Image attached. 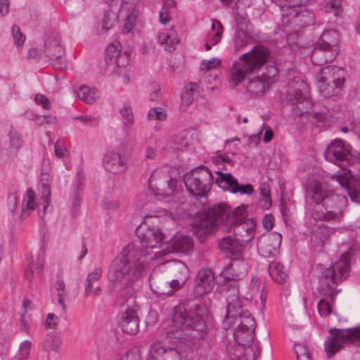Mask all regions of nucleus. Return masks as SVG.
I'll use <instances>...</instances> for the list:
<instances>
[{"mask_svg": "<svg viewBox=\"0 0 360 360\" xmlns=\"http://www.w3.org/2000/svg\"><path fill=\"white\" fill-rule=\"evenodd\" d=\"M239 240L231 236L221 238L219 243L221 251L232 259L239 260L243 255V247Z\"/></svg>", "mask_w": 360, "mask_h": 360, "instance_id": "obj_22", "label": "nucleus"}, {"mask_svg": "<svg viewBox=\"0 0 360 360\" xmlns=\"http://www.w3.org/2000/svg\"><path fill=\"white\" fill-rule=\"evenodd\" d=\"M120 114L122 117L123 124L127 127L132 126L134 124V115L131 108L124 106L120 110Z\"/></svg>", "mask_w": 360, "mask_h": 360, "instance_id": "obj_49", "label": "nucleus"}, {"mask_svg": "<svg viewBox=\"0 0 360 360\" xmlns=\"http://www.w3.org/2000/svg\"><path fill=\"white\" fill-rule=\"evenodd\" d=\"M340 38L339 33L335 30H330L324 31L321 37L317 41L316 44L319 46H323L327 49H335V53H338V44Z\"/></svg>", "mask_w": 360, "mask_h": 360, "instance_id": "obj_31", "label": "nucleus"}, {"mask_svg": "<svg viewBox=\"0 0 360 360\" xmlns=\"http://www.w3.org/2000/svg\"><path fill=\"white\" fill-rule=\"evenodd\" d=\"M22 209L20 217L22 219L30 214V210H33L36 207L35 192L29 188L22 201Z\"/></svg>", "mask_w": 360, "mask_h": 360, "instance_id": "obj_39", "label": "nucleus"}, {"mask_svg": "<svg viewBox=\"0 0 360 360\" xmlns=\"http://www.w3.org/2000/svg\"><path fill=\"white\" fill-rule=\"evenodd\" d=\"M59 323V318L53 314H49L45 321L46 328H56Z\"/></svg>", "mask_w": 360, "mask_h": 360, "instance_id": "obj_59", "label": "nucleus"}, {"mask_svg": "<svg viewBox=\"0 0 360 360\" xmlns=\"http://www.w3.org/2000/svg\"><path fill=\"white\" fill-rule=\"evenodd\" d=\"M51 179L49 174L47 172H44V174H41V198L44 201V205L43 206V216L46 212L49 206L50 205V196H51V188H50ZM39 215L41 214L39 213ZM43 216H40L42 217Z\"/></svg>", "mask_w": 360, "mask_h": 360, "instance_id": "obj_33", "label": "nucleus"}, {"mask_svg": "<svg viewBox=\"0 0 360 360\" xmlns=\"http://www.w3.org/2000/svg\"><path fill=\"white\" fill-rule=\"evenodd\" d=\"M44 53L51 60L60 59L65 53L60 38L56 33H52L47 37L44 43Z\"/></svg>", "mask_w": 360, "mask_h": 360, "instance_id": "obj_25", "label": "nucleus"}, {"mask_svg": "<svg viewBox=\"0 0 360 360\" xmlns=\"http://www.w3.org/2000/svg\"><path fill=\"white\" fill-rule=\"evenodd\" d=\"M150 285L153 291L159 296L170 295L176 290L169 277L166 280L155 272L150 276Z\"/></svg>", "mask_w": 360, "mask_h": 360, "instance_id": "obj_24", "label": "nucleus"}, {"mask_svg": "<svg viewBox=\"0 0 360 360\" xmlns=\"http://www.w3.org/2000/svg\"><path fill=\"white\" fill-rule=\"evenodd\" d=\"M360 342V326L347 329H330L325 342V352L328 359L341 350L345 344Z\"/></svg>", "mask_w": 360, "mask_h": 360, "instance_id": "obj_9", "label": "nucleus"}, {"mask_svg": "<svg viewBox=\"0 0 360 360\" xmlns=\"http://www.w3.org/2000/svg\"><path fill=\"white\" fill-rule=\"evenodd\" d=\"M226 313L221 323L226 330L233 329L236 344L229 346L228 354L232 360H240L245 347H249L255 338V321L248 310L243 309L238 288L229 286L226 297Z\"/></svg>", "mask_w": 360, "mask_h": 360, "instance_id": "obj_3", "label": "nucleus"}, {"mask_svg": "<svg viewBox=\"0 0 360 360\" xmlns=\"http://www.w3.org/2000/svg\"><path fill=\"white\" fill-rule=\"evenodd\" d=\"M274 218L272 214H265L262 219V225L265 229L270 231L274 226Z\"/></svg>", "mask_w": 360, "mask_h": 360, "instance_id": "obj_61", "label": "nucleus"}, {"mask_svg": "<svg viewBox=\"0 0 360 360\" xmlns=\"http://www.w3.org/2000/svg\"><path fill=\"white\" fill-rule=\"evenodd\" d=\"M148 186L155 195L169 196L176 187V181L167 173L155 171L148 180Z\"/></svg>", "mask_w": 360, "mask_h": 360, "instance_id": "obj_11", "label": "nucleus"}, {"mask_svg": "<svg viewBox=\"0 0 360 360\" xmlns=\"http://www.w3.org/2000/svg\"><path fill=\"white\" fill-rule=\"evenodd\" d=\"M34 101L37 105H41L44 109L49 110L51 108L49 98L44 94H37L35 96Z\"/></svg>", "mask_w": 360, "mask_h": 360, "instance_id": "obj_57", "label": "nucleus"}, {"mask_svg": "<svg viewBox=\"0 0 360 360\" xmlns=\"http://www.w3.org/2000/svg\"><path fill=\"white\" fill-rule=\"evenodd\" d=\"M308 195L317 207L311 210V217L316 221H337L343 215L347 204L344 195L328 190L320 181H314L308 187Z\"/></svg>", "mask_w": 360, "mask_h": 360, "instance_id": "obj_5", "label": "nucleus"}, {"mask_svg": "<svg viewBox=\"0 0 360 360\" xmlns=\"http://www.w3.org/2000/svg\"><path fill=\"white\" fill-rule=\"evenodd\" d=\"M124 202L122 195L106 198L103 202L104 207L108 210H115Z\"/></svg>", "mask_w": 360, "mask_h": 360, "instance_id": "obj_44", "label": "nucleus"}, {"mask_svg": "<svg viewBox=\"0 0 360 360\" xmlns=\"http://www.w3.org/2000/svg\"><path fill=\"white\" fill-rule=\"evenodd\" d=\"M354 250L349 248L347 252L341 255L340 259L328 268L323 269L319 277L318 290L321 295L329 297L331 302L335 300V295L340 290H338V284L345 280L349 275L350 262Z\"/></svg>", "mask_w": 360, "mask_h": 360, "instance_id": "obj_6", "label": "nucleus"}, {"mask_svg": "<svg viewBox=\"0 0 360 360\" xmlns=\"http://www.w3.org/2000/svg\"><path fill=\"white\" fill-rule=\"evenodd\" d=\"M282 241V236L276 232L270 233L268 236L260 240L258 248L264 257H270L279 248Z\"/></svg>", "mask_w": 360, "mask_h": 360, "instance_id": "obj_23", "label": "nucleus"}, {"mask_svg": "<svg viewBox=\"0 0 360 360\" xmlns=\"http://www.w3.org/2000/svg\"><path fill=\"white\" fill-rule=\"evenodd\" d=\"M308 93V86L302 81L297 84V86H292V88L288 91L287 98L292 105V111L295 115L302 116L309 113L311 102Z\"/></svg>", "mask_w": 360, "mask_h": 360, "instance_id": "obj_10", "label": "nucleus"}, {"mask_svg": "<svg viewBox=\"0 0 360 360\" xmlns=\"http://www.w3.org/2000/svg\"><path fill=\"white\" fill-rule=\"evenodd\" d=\"M205 311L202 304L195 301H184L176 307L172 323L176 328V337L191 342L203 338L206 323L202 316Z\"/></svg>", "mask_w": 360, "mask_h": 360, "instance_id": "obj_4", "label": "nucleus"}, {"mask_svg": "<svg viewBox=\"0 0 360 360\" xmlns=\"http://www.w3.org/2000/svg\"><path fill=\"white\" fill-rule=\"evenodd\" d=\"M217 227L222 231H232L236 240L246 245L255 236L256 222L254 219L248 218L246 206L230 211L223 205H214L200 212L193 222V233L202 243Z\"/></svg>", "mask_w": 360, "mask_h": 360, "instance_id": "obj_1", "label": "nucleus"}, {"mask_svg": "<svg viewBox=\"0 0 360 360\" xmlns=\"http://www.w3.org/2000/svg\"><path fill=\"white\" fill-rule=\"evenodd\" d=\"M127 18L124 21L122 31L124 34L129 33L135 25L136 21L137 12L135 10L126 11Z\"/></svg>", "mask_w": 360, "mask_h": 360, "instance_id": "obj_42", "label": "nucleus"}, {"mask_svg": "<svg viewBox=\"0 0 360 360\" xmlns=\"http://www.w3.org/2000/svg\"><path fill=\"white\" fill-rule=\"evenodd\" d=\"M117 21V16L114 11L111 10L106 11L103 16V29L105 30L106 31L109 30L112 27H114Z\"/></svg>", "mask_w": 360, "mask_h": 360, "instance_id": "obj_45", "label": "nucleus"}, {"mask_svg": "<svg viewBox=\"0 0 360 360\" xmlns=\"http://www.w3.org/2000/svg\"><path fill=\"white\" fill-rule=\"evenodd\" d=\"M23 139L21 134L15 130H11L8 134V147L6 154V160L8 162L14 161L18 155L19 150L23 144Z\"/></svg>", "mask_w": 360, "mask_h": 360, "instance_id": "obj_29", "label": "nucleus"}, {"mask_svg": "<svg viewBox=\"0 0 360 360\" xmlns=\"http://www.w3.org/2000/svg\"><path fill=\"white\" fill-rule=\"evenodd\" d=\"M346 74V70L342 68L328 65L321 68L316 77L318 80L335 83L338 86H344Z\"/></svg>", "mask_w": 360, "mask_h": 360, "instance_id": "obj_19", "label": "nucleus"}, {"mask_svg": "<svg viewBox=\"0 0 360 360\" xmlns=\"http://www.w3.org/2000/svg\"><path fill=\"white\" fill-rule=\"evenodd\" d=\"M273 3L278 5L283 12L282 15L290 17L292 20L295 18H300L304 15V11H298L297 7H301L307 4L309 0H271Z\"/></svg>", "mask_w": 360, "mask_h": 360, "instance_id": "obj_21", "label": "nucleus"}, {"mask_svg": "<svg viewBox=\"0 0 360 360\" xmlns=\"http://www.w3.org/2000/svg\"><path fill=\"white\" fill-rule=\"evenodd\" d=\"M148 117L150 120L162 121L167 117V112L162 108H153L149 110Z\"/></svg>", "mask_w": 360, "mask_h": 360, "instance_id": "obj_48", "label": "nucleus"}, {"mask_svg": "<svg viewBox=\"0 0 360 360\" xmlns=\"http://www.w3.org/2000/svg\"><path fill=\"white\" fill-rule=\"evenodd\" d=\"M158 156L157 150L152 147L148 146L146 149L145 158L148 160H155Z\"/></svg>", "mask_w": 360, "mask_h": 360, "instance_id": "obj_63", "label": "nucleus"}, {"mask_svg": "<svg viewBox=\"0 0 360 360\" xmlns=\"http://www.w3.org/2000/svg\"><path fill=\"white\" fill-rule=\"evenodd\" d=\"M249 37L243 30L237 31L236 33V46H244L248 43Z\"/></svg>", "mask_w": 360, "mask_h": 360, "instance_id": "obj_56", "label": "nucleus"}, {"mask_svg": "<svg viewBox=\"0 0 360 360\" xmlns=\"http://www.w3.org/2000/svg\"><path fill=\"white\" fill-rule=\"evenodd\" d=\"M169 280L172 281L174 289H180L188 278V269L180 261H174L167 266Z\"/></svg>", "mask_w": 360, "mask_h": 360, "instance_id": "obj_16", "label": "nucleus"}, {"mask_svg": "<svg viewBox=\"0 0 360 360\" xmlns=\"http://www.w3.org/2000/svg\"><path fill=\"white\" fill-rule=\"evenodd\" d=\"M216 174L217 176L215 184L225 191H229L232 193H239L241 195H251L254 191V188L251 184H239L230 173L217 171Z\"/></svg>", "mask_w": 360, "mask_h": 360, "instance_id": "obj_13", "label": "nucleus"}, {"mask_svg": "<svg viewBox=\"0 0 360 360\" xmlns=\"http://www.w3.org/2000/svg\"><path fill=\"white\" fill-rule=\"evenodd\" d=\"M237 264L234 262H231L226 265L222 271L223 276L226 280H238L243 276V272H236L234 267Z\"/></svg>", "mask_w": 360, "mask_h": 360, "instance_id": "obj_43", "label": "nucleus"}, {"mask_svg": "<svg viewBox=\"0 0 360 360\" xmlns=\"http://www.w3.org/2000/svg\"><path fill=\"white\" fill-rule=\"evenodd\" d=\"M45 264L44 255H39L37 260L29 264L25 269V277L27 280L31 281L33 278L34 271H36L37 274L41 276L44 266Z\"/></svg>", "mask_w": 360, "mask_h": 360, "instance_id": "obj_38", "label": "nucleus"}, {"mask_svg": "<svg viewBox=\"0 0 360 360\" xmlns=\"http://www.w3.org/2000/svg\"><path fill=\"white\" fill-rule=\"evenodd\" d=\"M167 352L174 354L179 359V356L176 350L171 348L166 349L160 342H155L150 347L147 360H159Z\"/></svg>", "mask_w": 360, "mask_h": 360, "instance_id": "obj_34", "label": "nucleus"}, {"mask_svg": "<svg viewBox=\"0 0 360 360\" xmlns=\"http://www.w3.org/2000/svg\"><path fill=\"white\" fill-rule=\"evenodd\" d=\"M260 193L262 196V200L264 202L262 207L264 208H269L271 206V200L270 195V190L268 186L264 185L260 188Z\"/></svg>", "mask_w": 360, "mask_h": 360, "instance_id": "obj_53", "label": "nucleus"}, {"mask_svg": "<svg viewBox=\"0 0 360 360\" xmlns=\"http://www.w3.org/2000/svg\"><path fill=\"white\" fill-rule=\"evenodd\" d=\"M60 343V340L58 336L54 335H49L46 337L43 342V349L47 353L51 352L58 353L59 352V346Z\"/></svg>", "mask_w": 360, "mask_h": 360, "instance_id": "obj_41", "label": "nucleus"}, {"mask_svg": "<svg viewBox=\"0 0 360 360\" xmlns=\"http://www.w3.org/2000/svg\"><path fill=\"white\" fill-rule=\"evenodd\" d=\"M121 49L119 42L110 44L106 49L107 63L119 68L126 67L129 63L130 55L127 51L122 52Z\"/></svg>", "mask_w": 360, "mask_h": 360, "instance_id": "obj_18", "label": "nucleus"}, {"mask_svg": "<svg viewBox=\"0 0 360 360\" xmlns=\"http://www.w3.org/2000/svg\"><path fill=\"white\" fill-rule=\"evenodd\" d=\"M212 30H216V32L212 38L213 44H217L220 41V37L223 33V26L219 20H214L212 24Z\"/></svg>", "mask_w": 360, "mask_h": 360, "instance_id": "obj_54", "label": "nucleus"}, {"mask_svg": "<svg viewBox=\"0 0 360 360\" xmlns=\"http://www.w3.org/2000/svg\"><path fill=\"white\" fill-rule=\"evenodd\" d=\"M155 213L157 217L162 218L166 221H171L173 225L176 224V215L173 212L161 208L155 210Z\"/></svg>", "mask_w": 360, "mask_h": 360, "instance_id": "obj_47", "label": "nucleus"}, {"mask_svg": "<svg viewBox=\"0 0 360 360\" xmlns=\"http://www.w3.org/2000/svg\"><path fill=\"white\" fill-rule=\"evenodd\" d=\"M318 311L321 316H327L332 312V307L328 300H321L317 304Z\"/></svg>", "mask_w": 360, "mask_h": 360, "instance_id": "obj_50", "label": "nucleus"}, {"mask_svg": "<svg viewBox=\"0 0 360 360\" xmlns=\"http://www.w3.org/2000/svg\"><path fill=\"white\" fill-rule=\"evenodd\" d=\"M101 274V269L96 268L92 272H90L87 275L84 285V293L86 297L89 296L91 292L95 295H99L101 294V288L97 287L94 289V283L100 279Z\"/></svg>", "mask_w": 360, "mask_h": 360, "instance_id": "obj_32", "label": "nucleus"}, {"mask_svg": "<svg viewBox=\"0 0 360 360\" xmlns=\"http://www.w3.org/2000/svg\"><path fill=\"white\" fill-rule=\"evenodd\" d=\"M11 32L15 44L18 47L22 46L25 40V37L21 32L20 27L18 25H13L11 30Z\"/></svg>", "mask_w": 360, "mask_h": 360, "instance_id": "obj_51", "label": "nucleus"}, {"mask_svg": "<svg viewBox=\"0 0 360 360\" xmlns=\"http://www.w3.org/2000/svg\"><path fill=\"white\" fill-rule=\"evenodd\" d=\"M295 352L297 360H312L309 352L300 345L295 346Z\"/></svg>", "mask_w": 360, "mask_h": 360, "instance_id": "obj_55", "label": "nucleus"}, {"mask_svg": "<svg viewBox=\"0 0 360 360\" xmlns=\"http://www.w3.org/2000/svg\"><path fill=\"white\" fill-rule=\"evenodd\" d=\"M134 297H128L123 304L124 311L122 314L120 326L123 333L128 335H136L139 330V319L137 315Z\"/></svg>", "mask_w": 360, "mask_h": 360, "instance_id": "obj_12", "label": "nucleus"}, {"mask_svg": "<svg viewBox=\"0 0 360 360\" xmlns=\"http://www.w3.org/2000/svg\"><path fill=\"white\" fill-rule=\"evenodd\" d=\"M277 74V68L271 66L268 74L263 73L261 76L255 77L249 80L247 84L248 91L255 96L262 95L275 82Z\"/></svg>", "mask_w": 360, "mask_h": 360, "instance_id": "obj_14", "label": "nucleus"}, {"mask_svg": "<svg viewBox=\"0 0 360 360\" xmlns=\"http://www.w3.org/2000/svg\"><path fill=\"white\" fill-rule=\"evenodd\" d=\"M333 233L334 229L323 224L314 226L311 231V243L314 248H321Z\"/></svg>", "mask_w": 360, "mask_h": 360, "instance_id": "obj_28", "label": "nucleus"}, {"mask_svg": "<svg viewBox=\"0 0 360 360\" xmlns=\"http://www.w3.org/2000/svg\"><path fill=\"white\" fill-rule=\"evenodd\" d=\"M77 96L84 103L91 105L100 97V93L96 89L82 86L77 91Z\"/></svg>", "mask_w": 360, "mask_h": 360, "instance_id": "obj_37", "label": "nucleus"}, {"mask_svg": "<svg viewBox=\"0 0 360 360\" xmlns=\"http://www.w3.org/2000/svg\"><path fill=\"white\" fill-rule=\"evenodd\" d=\"M269 58V49L262 45L256 46L250 51L243 53L233 65L230 84L235 87L243 82L247 75L257 72Z\"/></svg>", "mask_w": 360, "mask_h": 360, "instance_id": "obj_7", "label": "nucleus"}, {"mask_svg": "<svg viewBox=\"0 0 360 360\" xmlns=\"http://www.w3.org/2000/svg\"><path fill=\"white\" fill-rule=\"evenodd\" d=\"M36 122L39 124L42 125L44 124H55L57 122V119L56 117L49 115H44V116H38L36 118Z\"/></svg>", "mask_w": 360, "mask_h": 360, "instance_id": "obj_58", "label": "nucleus"}, {"mask_svg": "<svg viewBox=\"0 0 360 360\" xmlns=\"http://www.w3.org/2000/svg\"><path fill=\"white\" fill-rule=\"evenodd\" d=\"M140 1L141 0H122V4L120 8V13H124L125 10H135V6L140 2Z\"/></svg>", "mask_w": 360, "mask_h": 360, "instance_id": "obj_60", "label": "nucleus"}, {"mask_svg": "<svg viewBox=\"0 0 360 360\" xmlns=\"http://www.w3.org/2000/svg\"><path fill=\"white\" fill-rule=\"evenodd\" d=\"M184 184L189 193L196 198L207 195L214 182L211 171L200 165L187 172L184 177Z\"/></svg>", "mask_w": 360, "mask_h": 360, "instance_id": "obj_8", "label": "nucleus"}, {"mask_svg": "<svg viewBox=\"0 0 360 360\" xmlns=\"http://www.w3.org/2000/svg\"><path fill=\"white\" fill-rule=\"evenodd\" d=\"M121 360H140V355L137 352H128L121 358Z\"/></svg>", "mask_w": 360, "mask_h": 360, "instance_id": "obj_64", "label": "nucleus"}, {"mask_svg": "<svg viewBox=\"0 0 360 360\" xmlns=\"http://www.w3.org/2000/svg\"><path fill=\"white\" fill-rule=\"evenodd\" d=\"M54 150H55L56 155L58 158L64 157L67 152L65 147L59 143H55Z\"/></svg>", "mask_w": 360, "mask_h": 360, "instance_id": "obj_62", "label": "nucleus"}, {"mask_svg": "<svg viewBox=\"0 0 360 360\" xmlns=\"http://www.w3.org/2000/svg\"><path fill=\"white\" fill-rule=\"evenodd\" d=\"M216 281L213 272L208 269L200 270L195 278L194 291L196 296H202L210 292L215 286Z\"/></svg>", "mask_w": 360, "mask_h": 360, "instance_id": "obj_17", "label": "nucleus"}, {"mask_svg": "<svg viewBox=\"0 0 360 360\" xmlns=\"http://www.w3.org/2000/svg\"><path fill=\"white\" fill-rule=\"evenodd\" d=\"M336 56L335 49H330L322 46H319L318 44H316L311 55L313 63L316 65H323L331 62Z\"/></svg>", "mask_w": 360, "mask_h": 360, "instance_id": "obj_27", "label": "nucleus"}, {"mask_svg": "<svg viewBox=\"0 0 360 360\" xmlns=\"http://www.w3.org/2000/svg\"><path fill=\"white\" fill-rule=\"evenodd\" d=\"M325 158L331 162H345L350 156L349 146L343 140L336 139L332 141L324 151Z\"/></svg>", "mask_w": 360, "mask_h": 360, "instance_id": "obj_15", "label": "nucleus"}, {"mask_svg": "<svg viewBox=\"0 0 360 360\" xmlns=\"http://www.w3.org/2000/svg\"><path fill=\"white\" fill-rule=\"evenodd\" d=\"M341 0H330L326 5V11L328 13H334V15L337 16L341 11Z\"/></svg>", "mask_w": 360, "mask_h": 360, "instance_id": "obj_52", "label": "nucleus"}, {"mask_svg": "<svg viewBox=\"0 0 360 360\" xmlns=\"http://www.w3.org/2000/svg\"><path fill=\"white\" fill-rule=\"evenodd\" d=\"M139 244L129 243L115 258L108 271V279L114 283L128 286L141 276L149 252L146 249L160 248L164 235L160 229L139 228L136 231Z\"/></svg>", "mask_w": 360, "mask_h": 360, "instance_id": "obj_2", "label": "nucleus"}, {"mask_svg": "<svg viewBox=\"0 0 360 360\" xmlns=\"http://www.w3.org/2000/svg\"><path fill=\"white\" fill-rule=\"evenodd\" d=\"M330 177L332 179L337 181L342 188L347 191L348 195L353 201L359 202L360 200V183L356 184L352 188L346 173L340 174H333Z\"/></svg>", "mask_w": 360, "mask_h": 360, "instance_id": "obj_30", "label": "nucleus"}, {"mask_svg": "<svg viewBox=\"0 0 360 360\" xmlns=\"http://www.w3.org/2000/svg\"><path fill=\"white\" fill-rule=\"evenodd\" d=\"M268 270L274 281L281 284L285 283L288 275L282 264L274 261L269 264Z\"/></svg>", "mask_w": 360, "mask_h": 360, "instance_id": "obj_35", "label": "nucleus"}, {"mask_svg": "<svg viewBox=\"0 0 360 360\" xmlns=\"http://www.w3.org/2000/svg\"><path fill=\"white\" fill-rule=\"evenodd\" d=\"M158 42L165 45V49L169 52L175 50V46L179 42L174 30L171 28L169 33H161L158 36Z\"/></svg>", "mask_w": 360, "mask_h": 360, "instance_id": "obj_36", "label": "nucleus"}, {"mask_svg": "<svg viewBox=\"0 0 360 360\" xmlns=\"http://www.w3.org/2000/svg\"><path fill=\"white\" fill-rule=\"evenodd\" d=\"M105 168L111 173L118 174L126 170L127 166L119 153H107L103 158Z\"/></svg>", "mask_w": 360, "mask_h": 360, "instance_id": "obj_26", "label": "nucleus"}, {"mask_svg": "<svg viewBox=\"0 0 360 360\" xmlns=\"http://www.w3.org/2000/svg\"><path fill=\"white\" fill-rule=\"evenodd\" d=\"M193 248V239L184 234L174 236L167 244V249L172 253L190 254Z\"/></svg>", "mask_w": 360, "mask_h": 360, "instance_id": "obj_20", "label": "nucleus"}, {"mask_svg": "<svg viewBox=\"0 0 360 360\" xmlns=\"http://www.w3.org/2000/svg\"><path fill=\"white\" fill-rule=\"evenodd\" d=\"M32 343L29 340L22 342L19 347L18 354L15 360H27L31 350Z\"/></svg>", "mask_w": 360, "mask_h": 360, "instance_id": "obj_46", "label": "nucleus"}, {"mask_svg": "<svg viewBox=\"0 0 360 360\" xmlns=\"http://www.w3.org/2000/svg\"><path fill=\"white\" fill-rule=\"evenodd\" d=\"M318 86L320 93L326 98H330L338 95L343 86H338V84L329 82L318 80Z\"/></svg>", "mask_w": 360, "mask_h": 360, "instance_id": "obj_40", "label": "nucleus"}]
</instances>
